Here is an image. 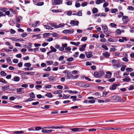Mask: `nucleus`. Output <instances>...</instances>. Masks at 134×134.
<instances>
[{"label":"nucleus","instance_id":"a18cd8bd","mask_svg":"<svg viewBox=\"0 0 134 134\" xmlns=\"http://www.w3.org/2000/svg\"><path fill=\"white\" fill-rule=\"evenodd\" d=\"M43 4L44 3L43 2H40L37 3L36 5L38 6H40L43 5Z\"/></svg>","mask_w":134,"mask_h":134},{"label":"nucleus","instance_id":"4468645a","mask_svg":"<svg viewBox=\"0 0 134 134\" xmlns=\"http://www.w3.org/2000/svg\"><path fill=\"white\" fill-rule=\"evenodd\" d=\"M124 81L128 82L131 80L130 78L128 76H126L125 77L122 79Z\"/></svg>","mask_w":134,"mask_h":134},{"label":"nucleus","instance_id":"de8ad7c7","mask_svg":"<svg viewBox=\"0 0 134 134\" xmlns=\"http://www.w3.org/2000/svg\"><path fill=\"white\" fill-rule=\"evenodd\" d=\"M110 25L112 27H115L117 26V25L114 23H111L110 24Z\"/></svg>","mask_w":134,"mask_h":134},{"label":"nucleus","instance_id":"4d7b16f0","mask_svg":"<svg viewBox=\"0 0 134 134\" xmlns=\"http://www.w3.org/2000/svg\"><path fill=\"white\" fill-rule=\"evenodd\" d=\"M79 53L78 52H75L73 55V56L76 58L79 55Z\"/></svg>","mask_w":134,"mask_h":134},{"label":"nucleus","instance_id":"473e14b6","mask_svg":"<svg viewBox=\"0 0 134 134\" xmlns=\"http://www.w3.org/2000/svg\"><path fill=\"white\" fill-rule=\"evenodd\" d=\"M1 75L3 76H6L7 75L6 73L4 71H2L0 73Z\"/></svg>","mask_w":134,"mask_h":134},{"label":"nucleus","instance_id":"69168bd1","mask_svg":"<svg viewBox=\"0 0 134 134\" xmlns=\"http://www.w3.org/2000/svg\"><path fill=\"white\" fill-rule=\"evenodd\" d=\"M72 2L71 1H68L66 2V4L68 5H71L72 4Z\"/></svg>","mask_w":134,"mask_h":134},{"label":"nucleus","instance_id":"4c0bfd02","mask_svg":"<svg viewBox=\"0 0 134 134\" xmlns=\"http://www.w3.org/2000/svg\"><path fill=\"white\" fill-rule=\"evenodd\" d=\"M114 99L117 100H119L120 99V98L118 96H114Z\"/></svg>","mask_w":134,"mask_h":134},{"label":"nucleus","instance_id":"6ab92c4d","mask_svg":"<svg viewBox=\"0 0 134 134\" xmlns=\"http://www.w3.org/2000/svg\"><path fill=\"white\" fill-rule=\"evenodd\" d=\"M103 55L105 57H108L110 56V53L107 52H106L103 54Z\"/></svg>","mask_w":134,"mask_h":134},{"label":"nucleus","instance_id":"09e8293b","mask_svg":"<svg viewBox=\"0 0 134 134\" xmlns=\"http://www.w3.org/2000/svg\"><path fill=\"white\" fill-rule=\"evenodd\" d=\"M76 98L77 97L76 96H72L70 97L71 98L73 99H72L73 101L76 100Z\"/></svg>","mask_w":134,"mask_h":134},{"label":"nucleus","instance_id":"0e129e2a","mask_svg":"<svg viewBox=\"0 0 134 134\" xmlns=\"http://www.w3.org/2000/svg\"><path fill=\"white\" fill-rule=\"evenodd\" d=\"M109 5L108 3V2H105L103 4V7H105L108 6Z\"/></svg>","mask_w":134,"mask_h":134},{"label":"nucleus","instance_id":"1a4fd4ad","mask_svg":"<svg viewBox=\"0 0 134 134\" xmlns=\"http://www.w3.org/2000/svg\"><path fill=\"white\" fill-rule=\"evenodd\" d=\"M54 1L55 5L62 4V0H54Z\"/></svg>","mask_w":134,"mask_h":134},{"label":"nucleus","instance_id":"a19ab883","mask_svg":"<svg viewBox=\"0 0 134 134\" xmlns=\"http://www.w3.org/2000/svg\"><path fill=\"white\" fill-rule=\"evenodd\" d=\"M126 70L130 72L133 71V69L131 68H128L126 69Z\"/></svg>","mask_w":134,"mask_h":134},{"label":"nucleus","instance_id":"9b49d317","mask_svg":"<svg viewBox=\"0 0 134 134\" xmlns=\"http://www.w3.org/2000/svg\"><path fill=\"white\" fill-rule=\"evenodd\" d=\"M112 63L113 66H116L117 67H118V65L117 64L118 61L115 59H114L112 61Z\"/></svg>","mask_w":134,"mask_h":134},{"label":"nucleus","instance_id":"bf43d9fd","mask_svg":"<svg viewBox=\"0 0 134 134\" xmlns=\"http://www.w3.org/2000/svg\"><path fill=\"white\" fill-rule=\"evenodd\" d=\"M65 50L66 51H70L71 50V48L69 47H65Z\"/></svg>","mask_w":134,"mask_h":134},{"label":"nucleus","instance_id":"ea45409f","mask_svg":"<svg viewBox=\"0 0 134 134\" xmlns=\"http://www.w3.org/2000/svg\"><path fill=\"white\" fill-rule=\"evenodd\" d=\"M115 32L118 34H120L121 33V31L119 29H117L115 31Z\"/></svg>","mask_w":134,"mask_h":134},{"label":"nucleus","instance_id":"37998d69","mask_svg":"<svg viewBox=\"0 0 134 134\" xmlns=\"http://www.w3.org/2000/svg\"><path fill=\"white\" fill-rule=\"evenodd\" d=\"M108 92H103L102 97H104L106 96L107 95L108 93Z\"/></svg>","mask_w":134,"mask_h":134},{"label":"nucleus","instance_id":"774afa93","mask_svg":"<svg viewBox=\"0 0 134 134\" xmlns=\"http://www.w3.org/2000/svg\"><path fill=\"white\" fill-rule=\"evenodd\" d=\"M27 35V34L26 33H24L21 34V36L23 37H26Z\"/></svg>","mask_w":134,"mask_h":134},{"label":"nucleus","instance_id":"6e6552de","mask_svg":"<svg viewBox=\"0 0 134 134\" xmlns=\"http://www.w3.org/2000/svg\"><path fill=\"white\" fill-rule=\"evenodd\" d=\"M94 75L97 78H99L102 76L101 73L98 72H95L94 73Z\"/></svg>","mask_w":134,"mask_h":134},{"label":"nucleus","instance_id":"f257e3e1","mask_svg":"<svg viewBox=\"0 0 134 134\" xmlns=\"http://www.w3.org/2000/svg\"><path fill=\"white\" fill-rule=\"evenodd\" d=\"M102 29L104 33L107 36H109V34L111 33V32L109 31H108V28L107 25H102Z\"/></svg>","mask_w":134,"mask_h":134},{"label":"nucleus","instance_id":"a211bd4d","mask_svg":"<svg viewBox=\"0 0 134 134\" xmlns=\"http://www.w3.org/2000/svg\"><path fill=\"white\" fill-rule=\"evenodd\" d=\"M9 87V85H7L4 86H2V91H5L7 90L8 89Z\"/></svg>","mask_w":134,"mask_h":134},{"label":"nucleus","instance_id":"58836bf2","mask_svg":"<svg viewBox=\"0 0 134 134\" xmlns=\"http://www.w3.org/2000/svg\"><path fill=\"white\" fill-rule=\"evenodd\" d=\"M35 87L36 89H37V90H39V88H42V86L40 85H37L35 86Z\"/></svg>","mask_w":134,"mask_h":134},{"label":"nucleus","instance_id":"e2e57ef3","mask_svg":"<svg viewBox=\"0 0 134 134\" xmlns=\"http://www.w3.org/2000/svg\"><path fill=\"white\" fill-rule=\"evenodd\" d=\"M44 70L46 71H49L51 70V69L50 67H48L47 69L45 68Z\"/></svg>","mask_w":134,"mask_h":134},{"label":"nucleus","instance_id":"0eeeda50","mask_svg":"<svg viewBox=\"0 0 134 134\" xmlns=\"http://www.w3.org/2000/svg\"><path fill=\"white\" fill-rule=\"evenodd\" d=\"M107 74L105 75V77L107 78H110L111 77V75H112V73L110 71H107L106 72Z\"/></svg>","mask_w":134,"mask_h":134},{"label":"nucleus","instance_id":"ddd939ff","mask_svg":"<svg viewBox=\"0 0 134 134\" xmlns=\"http://www.w3.org/2000/svg\"><path fill=\"white\" fill-rule=\"evenodd\" d=\"M87 44H85L81 46V47L79 49L80 51H82L85 50Z\"/></svg>","mask_w":134,"mask_h":134},{"label":"nucleus","instance_id":"4be33fe9","mask_svg":"<svg viewBox=\"0 0 134 134\" xmlns=\"http://www.w3.org/2000/svg\"><path fill=\"white\" fill-rule=\"evenodd\" d=\"M118 12V10L116 8H114V9H111V12L112 13H115L116 12Z\"/></svg>","mask_w":134,"mask_h":134},{"label":"nucleus","instance_id":"c756f323","mask_svg":"<svg viewBox=\"0 0 134 134\" xmlns=\"http://www.w3.org/2000/svg\"><path fill=\"white\" fill-rule=\"evenodd\" d=\"M25 66L27 67H29L31 66V65L29 63H25L24 64Z\"/></svg>","mask_w":134,"mask_h":134},{"label":"nucleus","instance_id":"a878e982","mask_svg":"<svg viewBox=\"0 0 134 134\" xmlns=\"http://www.w3.org/2000/svg\"><path fill=\"white\" fill-rule=\"evenodd\" d=\"M98 9L97 8H94L92 10L93 13V14L96 13L98 12Z\"/></svg>","mask_w":134,"mask_h":134},{"label":"nucleus","instance_id":"412c9836","mask_svg":"<svg viewBox=\"0 0 134 134\" xmlns=\"http://www.w3.org/2000/svg\"><path fill=\"white\" fill-rule=\"evenodd\" d=\"M70 43L72 44L75 45L76 46H78L80 44V42H78L76 43L74 42H70Z\"/></svg>","mask_w":134,"mask_h":134},{"label":"nucleus","instance_id":"49530a36","mask_svg":"<svg viewBox=\"0 0 134 134\" xmlns=\"http://www.w3.org/2000/svg\"><path fill=\"white\" fill-rule=\"evenodd\" d=\"M13 107L15 108H21L22 107V106L19 105H15Z\"/></svg>","mask_w":134,"mask_h":134},{"label":"nucleus","instance_id":"79ce46f5","mask_svg":"<svg viewBox=\"0 0 134 134\" xmlns=\"http://www.w3.org/2000/svg\"><path fill=\"white\" fill-rule=\"evenodd\" d=\"M115 80V79L114 78H113L108 80V81L110 82H113Z\"/></svg>","mask_w":134,"mask_h":134},{"label":"nucleus","instance_id":"13d9d810","mask_svg":"<svg viewBox=\"0 0 134 134\" xmlns=\"http://www.w3.org/2000/svg\"><path fill=\"white\" fill-rule=\"evenodd\" d=\"M21 19H22V18L20 16H19L17 18L16 20L18 23H19L20 22Z\"/></svg>","mask_w":134,"mask_h":134},{"label":"nucleus","instance_id":"3c124183","mask_svg":"<svg viewBox=\"0 0 134 134\" xmlns=\"http://www.w3.org/2000/svg\"><path fill=\"white\" fill-rule=\"evenodd\" d=\"M85 57V55L83 54H81L80 55V58L81 59H84Z\"/></svg>","mask_w":134,"mask_h":134},{"label":"nucleus","instance_id":"423d86ee","mask_svg":"<svg viewBox=\"0 0 134 134\" xmlns=\"http://www.w3.org/2000/svg\"><path fill=\"white\" fill-rule=\"evenodd\" d=\"M63 127V126H57L56 127L55 126H51L50 127H44V128L46 129V128H51V129H61Z\"/></svg>","mask_w":134,"mask_h":134},{"label":"nucleus","instance_id":"864d4df0","mask_svg":"<svg viewBox=\"0 0 134 134\" xmlns=\"http://www.w3.org/2000/svg\"><path fill=\"white\" fill-rule=\"evenodd\" d=\"M74 59L72 57H70L67 58V60L68 61H71L73 60Z\"/></svg>","mask_w":134,"mask_h":134},{"label":"nucleus","instance_id":"c9c22d12","mask_svg":"<svg viewBox=\"0 0 134 134\" xmlns=\"http://www.w3.org/2000/svg\"><path fill=\"white\" fill-rule=\"evenodd\" d=\"M109 128L108 130L112 129L113 130H120L121 129L120 128H111V127H108Z\"/></svg>","mask_w":134,"mask_h":134},{"label":"nucleus","instance_id":"2eb2a0df","mask_svg":"<svg viewBox=\"0 0 134 134\" xmlns=\"http://www.w3.org/2000/svg\"><path fill=\"white\" fill-rule=\"evenodd\" d=\"M72 14L73 15H77L79 16H81L82 15V11L81 10L77 13H73Z\"/></svg>","mask_w":134,"mask_h":134},{"label":"nucleus","instance_id":"603ef678","mask_svg":"<svg viewBox=\"0 0 134 134\" xmlns=\"http://www.w3.org/2000/svg\"><path fill=\"white\" fill-rule=\"evenodd\" d=\"M55 78L51 76L49 77V81H53L54 79Z\"/></svg>","mask_w":134,"mask_h":134},{"label":"nucleus","instance_id":"6e6d98bb","mask_svg":"<svg viewBox=\"0 0 134 134\" xmlns=\"http://www.w3.org/2000/svg\"><path fill=\"white\" fill-rule=\"evenodd\" d=\"M72 131H78V128H75L71 129Z\"/></svg>","mask_w":134,"mask_h":134},{"label":"nucleus","instance_id":"39448f33","mask_svg":"<svg viewBox=\"0 0 134 134\" xmlns=\"http://www.w3.org/2000/svg\"><path fill=\"white\" fill-rule=\"evenodd\" d=\"M119 85L116 84H114L112 85V87H110L109 89L110 90H114L116 89L117 87Z\"/></svg>","mask_w":134,"mask_h":134},{"label":"nucleus","instance_id":"5fc2aeb1","mask_svg":"<svg viewBox=\"0 0 134 134\" xmlns=\"http://www.w3.org/2000/svg\"><path fill=\"white\" fill-rule=\"evenodd\" d=\"M42 132L43 133H49L48 130H43L42 131Z\"/></svg>","mask_w":134,"mask_h":134},{"label":"nucleus","instance_id":"680f3d73","mask_svg":"<svg viewBox=\"0 0 134 134\" xmlns=\"http://www.w3.org/2000/svg\"><path fill=\"white\" fill-rule=\"evenodd\" d=\"M87 38L86 37H83L82 38L81 40L83 41H86L87 40Z\"/></svg>","mask_w":134,"mask_h":134},{"label":"nucleus","instance_id":"2f4dec72","mask_svg":"<svg viewBox=\"0 0 134 134\" xmlns=\"http://www.w3.org/2000/svg\"><path fill=\"white\" fill-rule=\"evenodd\" d=\"M51 34L52 36L54 37H57L58 35L57 33L55 32H53Z\"/></svg>","mask_w":134,"mask_h":134},{"label":"nucleus","instance_id":"f3484780","mask_svg":"<svg viewBox=\"0 0 134 134\" xmlns=\"http://www.w3.org/2000/svg\"><path fill=\"white\" fill-rule=\"evenodd\" d=\"M50 49H51L50 51L51 52H55L57 51V49L52 46H51Z\"/></svg>","mask_w":134,"mask_h":134},{"label":"nucleus","instance_id":"e433bc0d","mask_svg":"<svg viewBox=\"0 0 134 134\" xmlns=\"http://www.w3.org/2000/svg\"><path fill=\"white\" fill-rule=\"evenodd\" d=\"M123 13L122 12H119V14L118 15V17L119 18H120L123 16Z\"/></svg>","mask_w":134,"mask_h":134},{"label":"nucleus","instance_id":"f704fd0d","mask_svg":"<svg viewBox=\"0 0 134 134\" xmlns=\"http://www.w3.org/2000/svg\"><path fill=\"white\" fill-rule=\"evenodd\" d=\"M134 88V86L132 85H131L129 86L128 88V90L129 91H131L133 90Z\"/></svg>","mask_w":134,"mask_h":134},{"label":"nucleus","instance_id":"5701e85b","mask_svg":"<svg viewBox=\"0 0 134 134\" xmlns=\"http://www.w3.org/2000/svg\"><path fill=\"white\" fill-rule=\"evenodd\" d=\"M24 131H15L13 132V133H15L17 134H21L23 133Z\"/></svg>","mask_w":134,"mask_h":134},{"label":"nucleus","instance_id":"c85d7f7f","mask_svg":"<svg viewBox=\"0 0 134 134\" xmlns=\"http://www.w3.org/2000/svg\"><path fill=\"white\" fill-rule=\"evenodd\" d=\"M30 97L32 98H34L35 97L34 94L33 92H31L30 94Z\"/></svg>","mask_w":134,"mask_h":134},{"label":"nucleus","instance_id":"dca6fc26","mask_svg":"<svg viewBox=\"0 0 134 134\" xmlns=\"http://www.w3.org/2000/svg\"><path fill=\"white\" fill-rule=\"evenodd\" d=\"M105 2V0H97L96 3V4H99Z\"/></svg>","mask_w":134,"mask_h":134},{"label":"nucleus","instance_id":"393cba45","mask_svg":"<svg viewBox=\"0 0 134 134\" xmlns=\"http://www.w3.org/2000/svg\"><path fill=\"white\" fill-rule=\"evenodd\" d=\"M127 9L133 11L134 10V8L132 6H129L127 8Z\"/></svg>","mask_w":134,"mask_h":134},{"label":"nucleus","instance_id":"7ed1b4c3","mask_svg":"<svg viewBox=\"0 0 134 134\" xmlns=\"http://www.w3.org/2000/svg\"><path fill=\"white\" fill-rule=\"evenodd\" d=\"M74 32L73 29L71 30H65L63 31V32L65 34H71L72 33Z\"/></svg>","mask_w":134,"mask_h":134},{"label":"nucleus","instance_id":"c03bdc74","mask_svg":"<svg viewBox=\"0 0 134 134\" xmlns=\"http://www.w3.org/2000/svg\"><path fill=\"white\" fill-rule=\"evenodd\" d=\"M53 62V61L51 60L48 61L46 62L47 64L48 65L52 64Z\"/></svg>","mask_w":134,"mask_h":134},{"label":"nucleus","instance_id":"bb28decb","mask_svg":"<svg viewBox=\"0 0 134 134\" xmlns=\"http://www.w3.org/2000/svg\"><path fill=\"white\" fill-rule=\"evenodd\" d=\"M44 27H46V29L48 30H53V28L49 26L46 25H44Z\"/></svg>","mask_w":134,"mask_h":134},{"label":"nucleus","instance_id":"8fccbe9b","mask_svg":"<svg viewBox=\"0 0 134 134\" xmlns=\"http://www.w3.org/2000/svg\"><path fill=\"white\" fill-rule=\"evenodd\" d=\"M93 94L96 96H99V97H98V98H99L101 97V95H100L99 93L98 92H96L94 93Z\"/></svg>","mask_w":134,"mask_h":134},{"label":"nucleus","instance_id":"aec40b11","mask_svg":"<svg viewBox=\"0 0 134 134\" xmlns=\"http://www.w3.org/2000/svg\"><path fill=\"white\" fill-rule=\"evenodd\" d=\"M20 77L18 76H14L13 78V80L15 82H18L19 81Z\"/></svg>","mask_w":134,"mask_h":134},{"label":"nucleus","instance_id":"20e7f679","mask_svg":"<svg viewBox=\"0 0 134 134\" xmlns=\"http://www.w3.org/2000/svg\"><path fill=\"white\" fill-rule=\"evenodd\" d=\"M79 23V22L78 21H75L74 20H72L70 22V24L72 25V26L77 25Z\"/></svg>","mask_w":134,"mask_h":134},{"label":"nucleus","instance_id":"b1692460","mask_svg":"<svg viewBox=\"0 0 134 134\" xmlns=\"http://www.w3.org/2000/svg\"><path fill=\"white\" fill-rule=\"evenodd\" d=\"M45 95L46 96L50 98L52 97L53 96L52 94L51 93H48L46 94Z\"/></svg>","mask_w":134,"mask_h":134},{"label":"nucleus","instance_id":"338daca9","mask_svg":"<svg viewBox=\"0 0 134 134\" xmlns=\"http://www.w3.org/2000/svg\"><path fill=\"white\" fill-rule=\"evenodd\" d=\"M64 25L65 24L64 23L60 24L58 25L59 27V28L62 27H64Z\"/></svg>","mask_w":134,"mask_h":134},{"label":"nucleus","instance_id":"cd10ccee","mask_svg":"<svg viewBox=\"0 0 134 134\" xmlns=\"http://www.w3.org/2000/svg\"><path fill=\"white\" fill-rule=\"evenodd\" d=\"M72 75L71 73H68L67 77L68 79H70L72 78Z\"/></svg>","mask_w":134,"mask_h":134},{"label":"nucleus","instance_id":"72a5a7b5","mask_svg":"<svg viewBox=\"0 0 134 134\" xmlns=\"http://www.w3.org/2000/svg\"><path fill=\"white\" fill-rule=\"evenodd\" d=\"M122 60L124 62H128L129 60L126 57H124L122 58Z\"/></svg>","mask_w":134,"mask_h":134},{"label":"nucleus","instance_id":"9d476101","mask_svg":"<svg viewBox=\"0 0 134 134\" xmlns=\"http://www.w3.org/2000/svg\"><path fill=\"white\" fill-rule=\"evenodd\" d=\"M86 57L88 58H90L92 56V53L91 52H87L86 53Z\"/></svg>","mask_w":134,"mask_h":134},{"label":"nucleus","instance_id":"f8f14e48","mask_svg":"<svg viewBox=\"0 0 134 134\" xmlns=\"http://www.w3.org/2000/svg\"><path fill=\"white\" fill-rule=\"evenodd\" d=\"M80 86L83 87H86L89 86V85L85 83L81 82L80 83Z\"/></svg>","mask_w":134,"mask_h":134},{"label":"nucleus","instance_id":"f03ea898","mask_svg":"<svg viewBox=\"0 0 134 134\" xmlns=\"http://www.w3.org/2000/svg\"><path fill=\"white\" fill-rule=\"evenodd\" d=\"M67 44L66 43H62V47H60L59 45L58 44H56L55 45L54 47L55 48L57 49H59L60 51H63L64 50L65 47H67Z\"/></svg>","mask_w":134,"mask_h":134},{"label":"nucleus","instance_id":"7c9ffc66","mask_svg":"<svg viewBox=\"0 0 134 134\" xmlns=\"http://www.w3.org/2000/svg\"><path fill=\"white\" fill-rule=\"evenodd\" d=\"M10 40L14 41H19V40L16 39V38L14 37H12L10 38Z\"/></svg>","mask_w":134,"mask_h":134},{"label":"nucleus","instance_id":"052dcab7","mask_svg":"<svg viewBox=\"0 0 134 134\" xmlns=\"http://www.w3.org/2000/svg\"><path fill=\"white\" fill-rule=\"evenodd\" d=\"M24 88H17V92H19L22 91V90Z\"/></svg>","mask_w":134,"mask_h":134}]
</instances>
